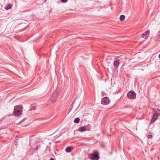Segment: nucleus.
Masks as SVG:
<instances>
[{"label":"nucleus","mask_w":160,"mask_h":160,"mask_svg":"<svg viewBox=\"0 0 160 160\" xmlns=\"http://www.w3.org/2000/svg\"><path fill=\"white\" fill-rule=\"evenodd\" d=\"M68 0H61V2L63 3H65Z\"/></svg>","instance_id":"obj_21"},{"label":"nucleus","mask_w":160,"mask_h":160,"mask_svg":"<svg viewBox=\"0 0 160 160\" xmlns=\"http://www.w3.org/2000/svg\"><path fill=\"white\" fill-rule=\"evenodd\" d=\"M80 122V119L79 118H77L75 119L74 120V122L75 123H78Z\"/></svg>","instance_id":"obj_12"},{"label":"nucleus","mask_w":160,"mask_h":160,"mask_svg":"<svg viewBox=\"0 0 160 160\" xmlns=\"http://www.w3.org/2000/svg\"><path fill=\"white\" fill-rule=\"evenodd\" d=\"M35 147L33 150H38L39 149H43L44 148L47 147V146L43 143L37 144L35 145Z\"/></svg>","instance_id":"obj_4"},{"label":"nucleus","mask_w":160,"mask_h":160,"mask_svg":"<svg viewBox=\"0 0 160 160\" xmlns=\"http://www.w3.org/2000/svg\"><path fill=\"white\" fill-rule=\"evenodd\" d=\"M99 154L97 151H94L93 153L89 154L88 158L92 160H98L100 158Z\"/></svg>","instance_id":"obj_1"},{"label":"nucleus","mask_w":160,"mask_h":160,"mask_svg":"<svg viewBox=\"0 0 160 160\" xmlns=\"http://www.w3.org/2000/svg\"><path fill=\"white\" fill-rule=\"evenodd\" d=\"M42 142L41 139L40 138H38L36 140V143L40 142Z\"/></svg>","instance_id":"obj_18"},{"label":"nucleus","mask_w":160,"mask_h":160,"mask_svg":"<svg viewBox=\"0 0 160 160\" xmlns=\"http://www.w3.org/2000/svg\"><path fill=\"white\" fill-rule=\"evenodd\" d=\"M22 109V106L20 105L17 106L14 108V112L15 116H18L21 113V111Z\"/></svg>","instance_id":"obj_2"},{"label":"nucleus","mask_w":160,"mask_h":160,"mask_svg":"<svg viewBox=\"0 0 160 160\" xmlns=\"http://www.w3.org/2000/svg\"><path fill=\"white\" fill-rule=\"evenodd\" d=\"M73 148L72 147L69 146L67 147L65 150H72L73 149Z\"/></svg>","instance_id":"obj_16"},{"label":"nucleus","mask_w":160,"mask_h":160,"mask_svg":"<svg viewBox=\"0 0 160 160\" xmlns=\"http://www.w3.org/2000/svg\"><path fill=\"white\" fill-rule=\"evenodd\" d=\"M50 160H54V159L53 158H50Z\"/></svg>","instance_id":"obj_26"},{"label":"nucleus","mask_w":160,"mask_h":160,"mask_svg":"<svg viewBox=\"0 0 160 160\" xmlns=\"http://www.w3.org/2000/svg\"><path fill=\"white\" fill-rule=\"evenodd\" d=\"M74 102V101L72 103L71 105L70 108L69 109L68 113H69L70 112V111L72 110V108H73V104Z\"/></svg>","instance_id":"obj_14"},{"label":"nucleus","mask_w":160,"mask_h":160,"mask_svg":"<svg viewBox=\"0 0 160 160\" xmlns=\"http://www.w3.org/2000/svg\"><path fill=\"white\" fill-rule=\"evenodd\" d=\"M150 32L149 31H147L142 34L141 36V42H143L147 39L149 35Z\"/></svg>","instance_id":"obj_3"},{"label":"nucleus","mask_w":160,"mask_h":160,"mask_svg":"<svg viewBox=\"0 0 160 160\" xmlns=\"http://www.w3.org/2000/svg\"><path fill=\"white\" fill-rule=\"evenodd\" d=\"M36 109V108L35 106H31L30 108L29 109V110L30 111H32V110H35Z\"/></svg>","instance_id":"obj_17"},{"label":"nucleus","mask_w":160,"mask_h":160,"mask_svg":"<svg viewBox=\"0 0 160 160\" xmlns=\"http://www.w3.org/2000/svg\"><path fill=\"white\" fill-rule=\"evenodd\" d=\"M86 127V128L87 129V130L88 131H89L91 128V126L90 125H88L86 126H85Z\"/></svg>","instance_id":"obj_15"},{"label":"nucleus","mask_w":160,"mask_h":160,"mask_svg":"<svg viewBox=\"0 0 160 160\" xmlns=\"http://www.w3.org/2000/svg\"><path fill=\"white\" fill-rule=\"evenodd\" d=\"M18 140V139L17 138V137H16L15 138V141H14V142H15V145L17 146V145H18V141H17V140Z\"/></svg>","instance_id":"obj_20"},{"label":"nucleus","mask_w":160,"mask_h":160,"mask_svg":"<svg viewBox=\"0 0 160 160\" xmlns=\"http://www.w3.org/2000/svg\"><path fill=\"white\" fill-rule=\"evenodd\" d=\"M128 97L130 99H134L136 97V94L133 90L128 92L127 94Z\"/></svg>","instance_id":"obj_6"},{"label":"nucleus","mask_w":160,"mask_h":160,"mask_svg":"<svg viewBox=\"0 0 160 160\" xmlns=\"http://www.w3.org/2000/svg\"><path fill=\"white\" fill-rule=\"evenodd\" d=\"M101 96L102 97H103L106 95V93H105L104 92L102 91L101 92Z\"/></svg>","instance_id":"obj_19"},{"label":"nucleus","mask_w":160,"mask_h":160,"mask_svg":"<svg viewBox=\"0 0 160 160\" xmlns=\"http://www.w3.org/2000/svg\"><path fill=\"white\" fill-rule=\"evenodd\" d=\"M110 101L109 98L107 97H104L102 100L101 103L102 104L108 105L110 103Z\"/></svg>","instance_id":"obj_7"},{"label":"nucleus","mask_w":160,"mask_h":160,"mask_svg":"<svg viewBox=\"0 0 160 160\" xmlns=\"http://www.w3.org/2000/svg\"><path fill=\"white\" fill-rule=\"evenodd\" d=\"M157 37H158V38H159V37H160V34H158V35L157 36Z\"/></svg>","instance_id":"obj_25"},{"label":"nucleus","mask_w":160,"mask_h":160,"mask_svg":"<svg viewBox=\"0 0 160 160\" xmlns=\"http://www.w3.org/2000/svg\"><path fill=\"white\" fill-rule=\"evenodd\" d=\"M158 113L157 112L154 113L151 120V122L152 123L154 122L157 119L158 117Z\"/></svg>","instance_id":"obj_9"},{"label":"nucleus","mask_w":160,"mask_h":160,"mask_svg":"<svg viewBox=\"0 0 160 160\" xmlns=\"http://www.w3.org/2000/svg\"><path fill=\"white\" fill-rule=\"evenodd\" d=\"M72 151H66V152H71Z\"/></svg>","instance_id":"obj_24"},{"label":"nucleus","mask_w":160,"mask_h":160,"mask_svg":"<svg viewBox=\"0 0 160 160\" xmlns=\"http://www.w3.org/2000/svg\"><path fill=\"white\" fill-rule=\"evenodd\" d=\"M59 95V92L57 90H56L55 92H54L52 94L50 98V100L52 102H53L56 101V97Z\"/></svg>","instance_id":"obj_5"},{"label":"nucleus","mask_w":160,"mask_h":160,"mask_svg":"<svg viewBox=\"0 0 160 160\" xmlns=\"http://www.w3.org/2000/svg\"><path fill=\"white\" fill-rule=\"evenodd\" d=\"M25 120L26 119L25 118H23L20 122L19 123L21 124L22 122H24Z\"/></svg>","instance_id":"obj_22"},{"label":"nucleus","mask_w":160,"mask_h":160,"mask_svg":"<svg viewBox=\"0 0 160 160\" xmlns=\"http://www.w3.org/2000/svg\"><path fill=\"white\" fill-rule=\"evenodd\" d=\"M148 138H152V136L151 135H148Z\"/></svg>","instance_id":"obj_23"},{"label":"nucleus","mask_w":160,"mask_h":160,"mask_svg":"<svg viewBox=\"0 0 160 160\" xmlns=\"http://www.w3.org/2000/svg\"><path fill=\"white\" fill-rule=\"evenodd\" d=\"M12 7V5L11 4H8L6 5V6L5 7V9L6 10H8L11 8Z\"/></svg>","instance_id":"obj_11"},{"label":"nucleus","mask_w":160,"mask_h":160,"mask_svg":"<svg viewBox=\"0 0 160 160\" xmlns=\"http://www.w3.org/2000/svg\"><path fill=\"white\" fill-rule=\"evenodd\" d=\"M120 60L116 58L114 60L113 62V65L116 68H117L120 64Z\"/></svg>","instance_id":"obj_8"},{"label":"nucleus","mask_w":160,"mask_h":160,"mask_svg":"<svg viewBox=\"0 0 160 160\" xmlns=\"http://www.w3.org/2000/svg\"><path fill=\"white\" fill-rule=\"evenodd\" d=\"M87 130L86 127L85 126H82L80 127L78 129V130L82 132L85 131Z\"/></svg>","instance_id":"obj_10"},{"label":"nucleus","mask_w":160,"mask_h":160,"mask_svg":"<svg viewBox=\"0 0 160 160\" xmlns=\"http://www.w3.org/2000/svg\"><path fill=\"white\" fill-rule=\"evenodd\" d=\"M110 154H111L112 153L111 152H110Z\"/></svg>","instance_id":"obj_27"},{"label":"nucleus","mask_w":160,"mask_h":160,"mask_svg":"<svg viewBox=\"0 0 160 160\" xmlns=\"http://www.w3.org/2000/svg\"><path fill=\"white\" fill-rule=\"evenodd\" d=\"M120 19L121 21H123L125 18V16L124 15H121L119 18Z\"/></svg>","instance_id":"obj_13"}]
</instances>
